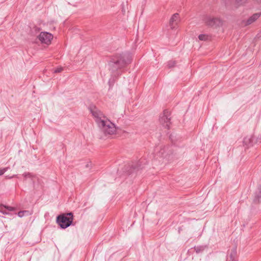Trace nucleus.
Wrapping results in <instances>:
<instances>
[{"mask_svg": "<svg viewBox=\"0 0 261 261\" xmlns=\"http://www.w3.org/2000/svg\"><path fill=\"white\" fill-rule=\"evenodd\" d=\"M169 146H161L160 147H156L155 151L156 152L157 156L161 158H165L168 153H166L167 150L168 149Z\"/></svg>", "mask_w": 261, "mask_h": 261, "instance_id": "obj_9", "label": "nucleus"}, {"mask_svg": "<svg viewBox=\"0 0 261 261\" xmlns=\"http://www.w3.org/2000/svg\"><path fill=\"white\" fill-rule=\"evenodd\" d=\"M205 23L210 27H217L221 25L222 24V20L217 17H212L207 16L205 18Z\"/></svg>", "mask_w": 261, "mask_h": 261, "instance_id": "obj_5", "label": "nucleus"}, {"mask_svg": "<svg viewBox=\"0 0 261 261\" xmlns=\"http://www.w3.org/2000/svg\"><path fill=\"white\" fill-rule=\"evenodd\" d=\"M178 19V13H175L174 14L171 18L170 19V25L171 28H173V25L174 22L177 23V21Z\"/></svg>", "mask_w": 261, "mask_h": 261, "instance_id": "obj_13", "label": "nucleus"}, {"mask_svg": "<svg viewBox=\"0 0 261 261\" xmlns=\"http://www.w3.org/2000/svg\"><path fill=\"white\" fill-rule=\"evenodd\" d=\"M89 110L98 127L105 135H113L116 133V127L115 124L108 119L100 111L93 106H90Z\"/></svg>", "mask_w": 261, "mask_h": 261, "instance_id": "obj_2", "label": "nucleus"}, {"mask_svg": "<svg viewBox=\"0 0 261 261\" xmlns=\"http://www.w3.org/2000/svg\"><path fill=\"white\" fill-rule=\"evenodd\" d=\"M237 247H233L229 254V260L228 261H237L236 257L237 256Z\"/></svg>", "mask_w": 261, "mask_h": 261, "instance_id": "obj_12", "label": "nucleus"}, {"mask_svg": "<svg viewBox=\"0 0 261 261\" xmlns=\"http://www.w3.org/2000/svg\"><path fill=\"white\" fill-rule=\"evenodd\" d=\"M73 219V214L70 212L58 216L56 222L61 228L65 229L72 225Z\"/></svg>", "mask_w": 261, "mask_h": 261, "instance_id": "obj_3", "label": "nucleus"}, {"mask_svg": "<svg viewBox=\"0 0 261 261\" xmlns=\"http://www.w3.org/2000/svg\"><path fill=\"white\" fill-rule=\"evenodd\" d=\"M28 211H20L18 213V216L19 217H22L24 215V214H28Z\"/></svg>", "mask_w": 261, "mask_h": 261, "instance_id": "obj_19", "label": "nucleus"}, {"mask_svg": "<svg viewBox=\"0 0 261 261\" xmlns=\"http://www.w3.org/2000/svg\"><path fill=\"white\" fill-rule=\"evenodd\" d=\"M247 0H236V3L237 6H241L246 3Z\"/></svg>", "mask_w": 261, "mask_h": 261, "instance_id": "obj_17", "label": "nucleus"}, {"mask_svg": "<svg viewBox=\"0 0 261 261\" xmlns=\"http://www.w3.org/2000/svg\"><path fill=\"white\" fill-rule=\"evenodd\" d=\"M254 201L255 202L261 201V187H258L257 191L255 192Z\"/></svg>", "mask_w": 261, "mask_h": 261, "instance_id": "obj_11", "label": "nucleus"}, {"mask_svg": "<svg viewBox=\"0 0 261 261\" xmlns=\"http://www.w3.org/2000/svg\"><path fill=\"white\" fill-rule=\"evenodd\" d=\"M143 162V161L142 160H140L138 161L137 163L132 164L130 167V169L127 171V174L131 175L133 173H136L138 172L140 169H142L144 168V166L142 165Z\"/></svg>", "mask_w": 261, "mask_h": 261, "instance_id": "obj_7", "label": "nucleus"}, {"mask_svg": "<svg viewBox=\"0 0 261 261\" xmlns=\"http://www.w3.org/2000/svg\"><path fill=\"white\" fill-rule=\"evenodd\" d=\"M176 62L175 61H169L167 62V66L168 68H171L175 66Z\"/></svg>", "mask_w": 261, "mask_h": 261, "instance_id": "obj_16", "label": "nucleus"}, {"mask_svg": "<svg viewBox=\"0 0 261 261\" xmlns=\"http://www.w3.org/2000/svg\"><path fill=\"white\" fill-rule=\"evenodd\" d=\"M4 207L6 211L8 210V211H10V212H13L15 210V208L12 206L5 205V206H4Z\"/></svg>", "mask_w": 261, "mask_h": 261, "instance_id": "obj_20", "label": "nucleus"}, {"mask_svg": "<svg viewBox=\"0 0 261 261\" xmlns=\"http://www.w3.org/2000/svg\"><path fill=\"white\" fill-rule=\"evenodd\" d=\"M198 38L200 40H206L207 39V36L205 34H200L199 35Z\"/></svg>", "mask_w": 261, "mask_h": 261, "instance_id": "obj_18", "label": "nucleus"}, {"mask_svg": "<svg viewBox=\"0 0 261 261\" xmlns=\"http://www.w3.org/2000/svg\"><path fill=\"white\" fill-rule=\"evenodd\" d=\"M261 16V12L253 14L247 20H243V23L245 26L250 25L255 22Z\"/></svg>", "mask_w": 261, "mask_h": 261, "instance_id": "obj_8", "label": "nucleus"}, {"mask_svg": "<svg viewBox=\"0 0 261 261\" xmlns=\"http://www.w3.org/2000/svg\"><path fill=\"white\" fill-rule=\"evenodd\" d=\"M253 140L254 137L253 136H247L245 137L243 140L244 146L246 148H249V147L252 146Z\"/></svg>", "mask_w": 261, "mask_h": 261, "instance_id": "obj_10", "label": "nucleus"}, {"mask_svg": "<svg viewBox=\"0 0 261 261\" xmlns=\"http://www.w3.org/2000/svg\"><path fill=\"white\" fill-rule=\"evenodd\" d=\"M63 70V68L62 67H57L56 69L54 70L55 73H59L61 72Z\"/></svg>", "mask_w": 261, "mask_h": 261, "instance_id": "obj_22", "label": "nucleus"}, {"mask_svg": "<svg viewBox=\"0 0 261 261\" xmlns=\"http://www.w3.org/2000/svg\"><path fill=\"white\" fill-rule=\"evenodd\" d=\"M4 206L5 205H1L0 206V213L4 214V215H8L9 214V212H7L6 209L5 208Z\"/></svg>", "mask_w": 261, "mask_h": 261, "instance_id": "obj_15", "label": "nucleus"}, {"mask_svg": "<svg viewBox=\"0 0 261 261\" xmlns=\"http://www.w3.org/2000/svg\"><path fill=\"white\" fill-rule=\"evenodd\" d=\"M159 121L160 123L165 127L169 129L170 125L171 124L170 113L165 110L164 111L163 114H161L159 118Z\"/></svg>", "mask_w": 261, "mask_h": 261, "instance_id": "obj_4", "label": "nucleus"}, {"mask_svg": "<svg viewBox=\"0 0 261 261\" xmlns=\"http://www.w3.org/2000/svg\"><path fill=\"white\" fill-rule=\"evenodd\" d=\"M207 247L206 245H200L195 246L194 248L197 253H199L202 252Z\"/></svg>", "mask_w": 261, "mask_h": 261, "instance_id": "obj_14", "label": "nucleus"}, {"mask_svg": "<svg viewBox=\"0 0 261 261\" xmlns=\"http://www.w3.org/2000/svg\"><path fill=\"white\" fill-rule=\"evenodd\" d=\"M8 169L7 167L0 169V176L3 175L8 170Z\"/></svg>", "mask_w": 261, "mask_h": 261, "instance_id": "obj_21", "label": "nucleus"}, {"mask_svg": "<svg viewBox=\"0 0 261 261\" xmlns=\"http://www.w3.org/2000/svg\"><path fill=\"white\" fill-rule=\"evenodd\" d=\"M132 61V55L129 52L116 53L112 55L108 62L109 70L112 75L109 81L111 87L115 83L114 77H118L122 73V70L126 67Z\"/></svg>", "mask_w": 261, "mask_h": 261, "instance_id": "obj_1", "label": "nucleus"}, {"mask_svg": "<svg viewBox=\"0 0 261 261\" xmlns=\"http://www.w3.org/2000/svg\"><path fill=\"white\" fill-rule=\"evenodd\" d=\"M38 38L42 43L48 44L51 42L53 36L47 32H42L38 36Z\"/></svg>", "mask_w": 261, "mask_h": 261, "instance_id": "obj_6", "label": "nucleus"}]
</instances>
